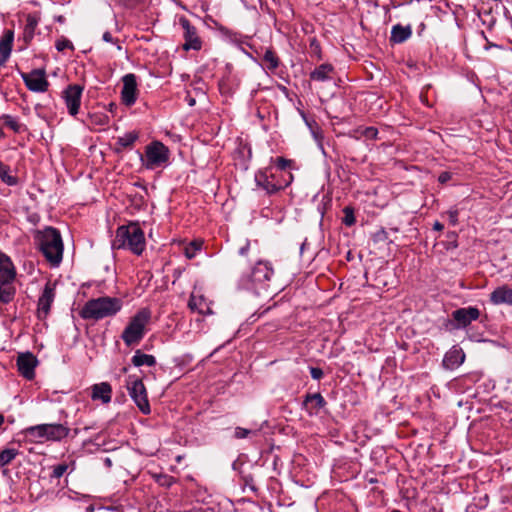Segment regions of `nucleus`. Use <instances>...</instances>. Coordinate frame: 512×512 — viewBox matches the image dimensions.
<instances>
[{
    "instance_id": "f257e3e1",
    "label": "nucleus",
    "mask_w": 512,
    "mask_h": 512,
    "mask_svg": "<svg viewBox=\"0 0 512 512\" xmlns=\"http://www.w3.org/2000/svg\"><path fill=\"white\" fill-rule=\"evenodd\" d=\"M34 240L45 259L52 266H58L62 261L64 249L60 232L56 228L46 227L35 233Z\"/></svg>"
},
{
    "instance_id": "f03ea898",
    "label": "nucleus",
    "mask_w": 512,
    "mask_h": 512,
    "mask_svg": "<svg viewBox=\"0 0 512 512\" xmlns=\"http://www.w3.org/2000/svg\"><path fill=\"white\" fill-rule=\"evenodd\" d=\"M122 301L116 297H99L88 300L79 311V315L85 320H100L119 312Z\"/></svg>"
},
{
    "instance_id": "7ed1b4c3",
    "label": "nucleus",
    "mask_w": 512,
    "mask_h": 512,
    "mask_svg": "<svg viewBox=\"0 0 512 512\" xmlns=\"http://www.w3.org/2000/svg\"><path fill=\"white\" fill-rule=\"evenodd\" d=\"M112 248L117 250L129 249L134 254L141 255L145 249L144 232L136 223L120 226L116 230Z\"/></svg>"
},
{
    "instance_id": "20e7f679",
    "label": "nucleus",
    "mask_w": 512,
    "mask_h": 512,
    "mask_svg": "<svg viewBox=\"0 0 512 512\" xmlns=\"http://www.w3.org/2000/svg\"><path fill=\"white\" fill-rule=\"evenodd\" d=\"M151 318V312L143 308L139 310L129 321L122 332L121 338L126 346L138 345L146 334V326Z\"/></svg>"
},
{
    "instance_id": "39448f33",
    "label": "nucleus",
    "mask_w": 512,
    "mask_h": 512,
    "mask_svg": "<svg viewBox=\"0 0 512 512\" xmlns=\"http://www.w3.org/2000/svg\"><path fill=\"white\" fill-rule=\"evenodd\" d=\"M253 260L256 262L255 266L239 279V285L243 289H256L258 285L269 281L274 273L270 263L260 260L258 253H253Z\"/></svg>"
},
{
    "instance_id": "423d86ee",
    "label": "nucleus",
    "mask_w": 512,
    "mask_h": 512,
    "mask_svg": "<svg viewBox=\"0 0 512 512\" xmlns=\"http://www.w3.org/2000/svg\"><path fill=\"white\" fill-rule=\"evenodd\" d=\"M16 277V269L9 256L0 251V302L10 303L16 294L13 281Z\"/></svg>"
},
{
    "instance_id": "0eeeda50",
    "label": "nucleus",
    "mask_w": 512,
    "mask_h": 512,
    "mask_svg": "<svg viewBox=\"0 0 512 512\" xmlns=\"http://www.w3.org/2000/svg\"><path fill=\"white\" fill-rule=\"evenodd\" d=\"M169 149L160 141H153L145 147V156L140 155L143 166L153 170L168 163Z\"/></svg>"
},
{
    "instance_id": "6e6552de",
    "label": "nucleus",
    "mask_w": 512,
    "mask_h": 512,
    "mask_svg": "<svg viewBox=\"0 0 512 512\" xmlns=\"http://www.w3.org/2000/svg\"><path fill=\"white\" fill-rule=\"evenodd\" d=\"M127 389L130 397L133 399L139 410L145 415L150 414L151 409L147 397V391L142 380L134 375H130L127 378Z\"/></svg>"
},
{
    "instance_id": "1a4fd4ad",
    "label": "nucleus",
    "mask_w": 512,
    "mask_h": 512,
    "mask_svg": "<svg viewBox=\"0 0 512 512\" xmlns=\"http://www.w3.org/2000/svg\"><path fill=\"white\" fill-rule=\"evenodd\" d=\"M255 182L257 187L263 189L268 195L275 194L287 185V182L279 179L273 167L258 171L255 174Z\"/></svg>"
},
{
    "instance_id": "9d476101",
    "label": "nucleus",
    "mask_w": 512,
    "mask_h": 512,
    "mask_svg": "<svg viewBox=\"0 0 512 512\" xmlns=\"http://www.w3.org/2000/svg\"><path fill=\"white\" fill-rule=\"evenodd\" d=\"M21 76L30 91L37 93L47 91L49 82L46 79V74L43 69H34L29 73H22Z\"/></svg>"
},
{
    "instance_id": "9b49d317",
    "label": "nucleus",
    "mask_w": 512,
    "mask_h": 512,
    "mask_svg": "<svg viewBox=\"0 0 512 512\" xmlns=\"http://www.w3.org/2000/svg\"><path fill=\"white\" fill-rule=\"evenodd\" d=\"M179 23L184 30L183 36L185 42L183 44V49L186 51L190 49L200 50L202 47V42L197 34L196 28L191 25L190 21L185 17H181L179 19Z\"/></svg>"
},
{
    "instance_id": "f8f14e48",
    "label": "nucleus",
    "mask_w": 512,
    "mask_h": 512,
    "mask_svg": "<svg viewBox=\"0 0 512 512\" xmlns=\"http://www.w3.org/2000/svg\"><path fill=\"white\" fill-rule=\"evenodd\" d=\"M83 87L77 84L69 85L63 92V98L70 115L75 116L79 112Z\"/></svg>"
},
{
    "instance_id": "ddd939ff",
    "label": "nucleus",
    "mask_w": 512,
    "mask_h": 512,
    "mask_svg": "<svg viewBox=\"0 0 512 512\" xmlns=\"http://www.w3.org/2000/svg\"><path fill=\"white\" fill-rule=\"evenodd\" d=\"M451 315L456 322L453 328L460 329L466 328L473 321L477 320L480 316V311L477 307L459 308L454 310Z\"/></svg>"
},
{
    "instance_id": "4468645a",
    "label": "nucleus",
    "mask_w": 512,
    "mask_h": 512,
    "mask_svg": "<svg viewBox=\"0 0 512 512\" xmlns=\"http://www.w3.org/2000/svg\"><path fill=\"white\" fill-rule=\"evenodd\" d=\"M123 87L121 91L122 103L126 106H132L137 99V81L132 73L126 74L123 78Z\"/></svg>"
},
{
    "instance_id": "2eb2a0df",
    "label": "nucleus",
    "mask_w": 512,
    "mask_h": 512,
    "mask_svg": "<svg viewBox=\"0 0 512 512\" xmlns=\"http://www.w3.org/2000/svg\"><path fill=\"white\" fill-rule=\"evenodd\" d=\"M55 299V288L51 283H46L41 296L38 299L37 316L45 319L50 313L51 305Z\"/></svg>"
},
{
    "instance_id": "dca6fc26",
    "label": "nucleus",
    "mask_w": 512,
    "mask_h": 512,
    "mask_svg": "<svg viewBox=\"0 0 512 512\" xmlns=\"http://www.w3.org/2000/svg\"><path fill=\"white\" fill-rule=\"evenodd\" d=\"M37 364V358L30 352L21 353L17 357L18 370L20 374L28 380L34 378Z\"/></svg>"
},
{
    "instance_id": "f3484780",
    "label": "nucleus",
    "mask_w": 512,
    "mask_h": 512,
    "mask_svg": "<svg viewBox=\"0 0 512 512\" xmlns=\"http://www.w3.org/2000/svg\"><path fill=\"white\" fill-rule=\"evenodd\" d=\"M465 360V353L457 345L450 348L444 355L442 365L445 369L454 370L463 364Z\"/></svg>"
},
{
    "instance_id": "a211bd4d",
    "label": "nucleus",
    "mask_w": 512,
    "mask_h": 512,
    "mask_svg": "<svg viewBox=\"0 0 512 512\" xmlns=\"http://www.w3.org/2000/svg\"><path fill=\"white\" fill-rule=\"evenodd\" d=\"M494 305L512 306V289L508 285H502L494 289L489 296Z\"/></svg>"
},
{
    "instance_id": "6ab92c4d",
    "label": "nucleus",
    "mask_w": 512,
    "mask_h": 512,
    "mask_svg": "<svg viewBox=\"0 0 512 512\" xmlns=\"http://www.w3.org/2000/svg\"><path fill=\"white\" fill-rule=\"evenodd\" d=\"M112 387L108 382H101L94 384L91 387V398L94 401H101L103 404H107L111 401Z\"/></svg>"
},
{
    "instance_id": "aec40b11",
    "label": "nucleus",
    "mask_w": 512,
    "mask_h": 512,
    "mask_svg": "<svg viewBox=\"0 0 512 512\" xmlns=\"http://www.w3.org/2000/svg\"><path fill=\"white\" fill-rule=\"evenodd\" d=\"M44 425L46 428V441H61L70 433V429L63 424L52 423Z\"/></svg>"
},
{
    "instance_id": "412c9836",
    "label": "nucleus",
    "mask_w": 512,
    "mask_h": 512,
    "mask_svg": "<svg viewBox=\"0 0 512 512\" xmlns=\"http://www.w3.org/2000/svg\"><path fill=\"white\" fill-rule=\"evenodd\" d=\"M14 40V32L7 30L0 38V66H3L10 57Z\"/></svg>"
},
{
    "instance_id": "4be33fe9",
    "label": "nucleus",
    "mask_w": 512,
    "mask_h": 512,
    "mask_svg": "<svg viewBox=\"0 0 512 512\" xmlns=\"http://www.w3.org/2000/svg\"><path fill=\"white\" fill-rule=\"evenodd\" d=\"M412 35V28L410 25L402 26L396 24L391 29L390 41L393 43H403Z\"/></svg>"
},
{
    "instance_id": "5701e85b",
    "label": "nucleus",
    "mask_w": 512,
    "mask_h": 512,
    "mask_svg": "<svg viewBox=\"0 0 512 512\" xmlns=\"http://www.w3.org/2000/svg\"><path fill=\"white\" fill-rule=\"evenodd\" d=\"M45 425L39 424L35 426L27 427L23 433L27 439L33 442H38L41 440H46V431Z\"/></svg>"
},
{
    "instance_id": "b1692460",
    "label": "nucleus",
    "mask_w": 512,
    "mask_h": 512,
    "mask_svg": "<svg viewBox=\"0 0 512 512\" xmlns=\"http://www.w3.org/2000/svg\"><path fill=\"white\" fill-rule=\"evenodd\" d=\"M333 71V67L330 64L324 63L320 66L316 67L311 73H310V79L314 81H327L331 79L330 74Z\"/></svg>"
},
{
    "instance_id": "393cba45",
    "label": "nucleus",
    "mask_w": 512,
    "mask_h": 512,
    "mask_svg": "<svg viewBox=\"0 0 512 512\" xmlns=\"http://www.w3.org/2000/svg\"><path fill=\"white\" fill-rule=\"evenodd\" d=\"M263 67L264 69L274 72L280 64V60L276 53L271 49L267 48L263 54Z\"/></svg>"
},
{
    "instance_id": "a878e982",
    "label": "nucleus",
    "mask_w": 512,
    "mask_h": 512,
    "mask_svg": "<svg viewBox=\"0 0 512 512\" xmlns=\"http://www.w3.org/2000/svg\"><path fill=\"white\" fill-rule=\"evenodd\" d=\"M38 18L35 15L29 14L26 18V24L23 31V39L26 43H29L35 34V30L38 26Z\"/></svg>"
},
{
    "instance_id": "bb28decb",
    "label": "nucleus",
    "mask_w": 512,
    "mask_h": 512,
    "mask_svg": "<svg viewBox=\"0 0 512 512\" xmlns=\"http://www.w3.org/2000/svg\"><path fill=\"white\" fill-rule=\"evenodd\" d=\"M131 362L136 367L143 365L154 366L156 364V358L153 355L142 353L141 350H136Z\"/></svg>"
},
{
    "instance_id": "cd10ccee",
    "label": "nucleus",
    "mask_w": 512,
    "mask_h": 512,
    "mask_svg": "<svg viewBox=\"0 0 512 512\" xmlns=\"http://www.w3.org/2000/svg\"><path fill=\"white\" fill-rule=\"evenodd\" d=\"M188 307L191 311H196L200 314H206L209 312V307L202 296H195L192 294L188 302Z\"/></svg>"
},
{
    "instance_id": "c85d7f7f",
    "label": "nucleus",
    "mask_w": 512,
    "mask_h": 512,
    "mask_svg": "<svg viewBox=\"0 0 512 512\" xmlns=\"http://www.w3.org/2000/svg\"><path fill=\"white\" fill-rule=\"evenodd\" d=\"M0 179L9 186L18 184V178L11 174L10 167L0 161Z\"/></svg>"
},
{
    "instance_id": "c756f323",
    "label": "nucleus",
    "mask_w": 512,
    "mask_h": 512,
    "mask_svg": "<svg viewBox=\"0 0 512 512\" xmlns=\"http://www.w3.org/2000/svg\"><path fill=\"white\" fill-rule=\"evenodd\" d=\"M18 450L6 448L0 451V468L10 464L18 455Z\"/></svg>"
},
{
    "instance_id": "7c9ffc66",
    "label": "nucleus",
    "mask_w": 512,
    "mask_h": 512,
    "mask_svg": "<svg viewBox=\"0 0 512 512\" xmlns=\"http://www.w3.org/2000/svg\"><path fill=\"white\" fill-rule=\"evenodd\" d=\"M137 139L138 134L136 132H129L119 137L117 139V144H119L123 148H130L133 146Z\"/></svg>"
},
{
    "instance_id": "2f4dec72",
    "label": "nucleus",
    "mask_w": 512,
    "mask_h": 512,
    "mask_svg": "<svg viewBox=\"0 0 512 512\" xmlns=\"http://www.w3.org/2000/svg\"><path fill=\"white\" fill-rule=\"evenodd\" d=\"M152 477L158 485L165 488H170L176 482L173 476L167 474H153Z\"/></svg>"
},
{
    "instance_id": "473e14b6",
    "label": "nucleus",
    "mask_w": 512,
    "mask_h": 512,
    "mask_svg": "<svg viewBox=\"0 0 512 512\" xmlns=\"http://www.w3.org/2000/svg\"><path fill=\"white\" fill-rule=\"evenodd\" d=\"M201 241H192L184 247V254L188 259H192L196 256L197 252L201 250Z\"/></svg>"
},
{
    "instance_id": "72a5a7b5",
    "label": "nucleus",
    "mask_w": 512,
    "mask_h": 512,
    "mask_svg": "<svg viewBox=\"0 0 512 512\" xmlns=\"http://www.w3.org/2000/svg\"><path fill=\"white\" fill-rule=\"evenodd\" d=\"M312 402L316 409H321L326 405V401L320 393L307 394L305 403Z\"/></svg>"
},
{
    "instance_id": "f704fd0d",
    "label": "nucleus",
    "mask_w": 512,
    "mask_h": 512,
    "mask_svg": "<svg viewBox=\"0 0 512 512\" xmlns=\"http://www.w3.org/2000/svg\"><path fill=\"white\" fill-rule=\"evenodd\" d=\"M343 213H344V217L342 219V222L346 225V226H352L355 224L356 222V218H355V215H354V210L352 207H349V206H346L344 209H343Z\"/></svg>"
},
{
    "instance_id": "c9c22d12",
    "label": "nucleus",
    "mask_w": 512,
    "mask_h": 512,
    "mask_svg": "<svg viewBox=\"0 0 512 512\" xmlns=\"http://www.w3.org/2000/svg\"><path fill=\"white\" fill-rule=\"evenodd\" d=\"M258 430H250L242 427H236L234 430V437L237 439H243L249 436H257Z\"/></svg>"
},
{
    "instance_id": "e433bc0d",
    "label": "nucleus",
    "mask_w": 512,
    "mask_h": 512,
    "mask_svg": "<svg viewBox=\"0 0 512 512\" xmlns=\"http://www.w3.org/2000/svg\"><path fill=\"white\" fill-rule=\"evenodd\" d=\"M3 119L6 127L17 133L21 131L22 125L14 117L10 115H4Z\"/></svg>"
},
{
    "instance_id": "4c0bfd02",
    "label": "nucleus",
    "mask_w": 512,
    "mask_h": 512,
    "mask_svg": "<svg viewBox=\"0 0 512 512\" xmlns=\"http://www.w3.org/2000/svg\"><path fill=\"white\" fill-rule=\"evenodd\" d=\"M55 47L59 52L65 50V49L74 50L73 43L65 37H61V38L57 39L56 43H55Z\"/></svg>"
},
{
    "instance_id": "58836bf2",
    "label": "nucleus",
    "mask_w": 512,
    "mask_h": 512,
    "mask_svg": "<svg viewBox=\"0 0 512 512\" xmlns=\"http://www.w3.org/2000/svg\"><path fill=\"white\" fill-rule=\"evenodd\" d=\"M67 469H68V465L66 463H61V464L55 465L53 467V470L51 473V478H55V479L61 478L65 474Z\"/></svg>"
},
{
    "instance_id": "ea45409f",
    "label": "nucleus",
    "mask_w": 512,
    "mask_h": 512,
    "mask_svg": "<svg viewBox=\"0 0 512 512\" xmlns=\"http://www.w3.org/2000/svg\"><path fill=\"white\" fill-rule=\"evenodd\" d=\"M361 134L367 139H376L378 135V130L375 127H366L362 130Z\"/></svg>"
},
{
    "instance_id": "a19ab883",
    "label": "nucleus",
    "mask_w": 512,
    "mask_h": 512,
    "mask_svg": "<svg viewBox=\"0 0 512 512\" xmlns=\"http://www.w3.org/2000/svg\"><path fill=\"white\" fill-rule=\"evenodd\" d=\"M275 163H276V167H277V169H278L280 172H282V171H284L287 167H289V166H290V164H291V160L285 159V158H283V157H278V158H276Z\"/></svg>"
},
{
    "instance_id": "79ce46f5",
    "label": "nucleus",
    "mask_w": 512,
    "mask_h": 512,
    "mask_svg": "<svg viewBox=\"0 0 512 512\" xmlns=\"http://www.w3.org/2000/svg\"><path fill=\"white\" fill-rule=\"evenodd\" d=\"M251 251V243L249 240H246L245 244L239 248V255L242 257L249 256V253Z\"/></svg>"
},
{
    "instance_id": "37998d69",
    "label": "nucleus",
    "mask_w": 512,
    "mask_h": 512,
    "mask_svg": "<svg viewBox=\"0 0 512 512\" xmlns=\"http://www.w3.org/2000/svg\"><path fill=\"white\" fill-rule=\"evenodd\" d=\"M449 217V222L451 225L455 226L458 223V210L451 209L447 212Z\"/></svg>"
},
{
    "instance_id": "c03bdc74",
    "label": "nucleus",
    "mask_w": 512,
    "mask_h": 512,
    "mask_svg": "<svg viewBox=\"0 0 512 512\" xmlns=\"http://www.w3.org/2000/svg\"><path fill=\"white\" fill-rule=\"evenodd\" d=\"M310 374H311V377L315 380H320L324 375L323 370L318 367H311Z\"/></svg>"
},
{
    "instance_id": "a18cd8bd",
    "label": "nucleus",
    "mask_w": 512,
    "mask_h": 512,
    "mask_svg": "<svg viewBox=\"0 0 512 512\" xmlns=\"http://www.w3.org/2000/svg\"><path fill=\"white\" fill-rule=\"evenodd\" d=\"M452 178V174L448 171H443L440 173V175L438 176V181L441 183V184H445L447 183L450 179Z\"/></svg>"
},
{
    "instance_id": "49530a36",
    "label": "nucleus",
    "mask_w": 512,
    "mask_h": 512,
    "mask_svg": "<svg viewBox=\"0 0 512 512\" xmlns=\"http://www.w3.org/2000/svg\"><path fill=\"white\" fill-rule=\"evenodd\" d=\"M103 40L105 42H109V43H115L116 41L114 40L112 34L109 32V31H106L103 36H102Z\"/></svg>"
},
{
    "instance_id": "de8ad7c7",
    "label": "nucleus",
    "mask_w": 512,
    "mask_h": 512,
    "mask_svg": "<svg viewBox=\"0 0 512 512\" xmlns=\"http://www.w3.org/2000/svg\"><path fill=\"white\" fill-rule=\"evenodd\" d=\"M433 229L436 231H442L444 229V225L439 221H435L433 224Z\"/></svg>"
},
{
    "instance_id": "09e8293b",
    "label": "nucleus",
    "mask_w": 512,
    "mask_h": 512,
    "mask_svg": "<svg viewBox=\"0 0 512 512\" xmlns=\"http://www.w3.org/2000/svg\"><path fill=\"white\" fill-rule=\"evenodd\" d=\"M138 200H139L140 204H142L144 202V199L142 196H140Z\"/></svg>"
},
{
    "instance_id": "8fccbe9b",
    "label": "nucleus",
    "mask_w": 512,
    "mask_h": 512,
    "mask_svg": "<svg viewBox=\"0 0 512 512\" xmlns=\"http://www.w3.org/2000/svg\"><path fill=\"white\" fill-rule=\"evenodd\" d=\"M135 185L139 186L140 188L145 189V187L142 184H140V183H136Z\"/></svg>"
},
{
    "instance_id": "3c124183",
    "label": "nucleus",
    "mask_w": 512,
    "mask_h": 512,
    "mask_svg": "<svg viewBox=\"0 0 512 512\" xmlns=\"http://www.w3.org/2000/svg\"><path fill=\"white\" fill-rule=\"evenodd\" d=\"M194 102H195V100H194V99H192V100L190 101V105H192Z\"/></svg>"
}]
</instances>
